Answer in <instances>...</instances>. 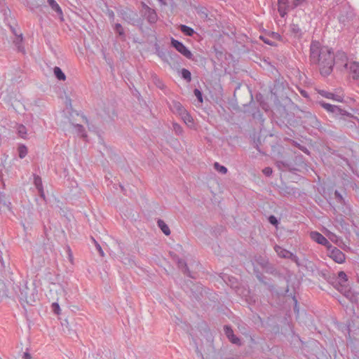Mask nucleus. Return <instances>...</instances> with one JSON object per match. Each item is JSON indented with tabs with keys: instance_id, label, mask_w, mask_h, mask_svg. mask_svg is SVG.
Here are the masks:
<instances>
[{
	"instance_id": "f257e3e1",
	"label": "nucleus",
	"mask_w": 359,
	"mask_h": 359,
	"mask_svg": "<svg viewBox=\"0 0 359 359\" xmlns=\"http://www.w3.org/2000/svg\"><path fill=\"white\" fill-rule=\"evenodd\" d=\"M285 103L282 104L277 99L273 109V119L276 124L288 135L293 133V128L300 126L299 111L292 109V104H294L291 99L286 97Z\"/></svg>"
},
{
	"instance_id": "f03ea898",
	"label": "nucleus",
	"mask_w": 359,
	"mask_h": 359,
	"mask_svg": "<svg viewBox=\"0 0 359 359\" xmlns=\"http://www.w3.org/2000/svg\"><path fill=\"white\" fill-rule=\"evenodd\" d=\"M309 60L311 65H318L320 74L324 77L330 75L333 71L334 52L327 47L322 46L318 41L311 43Z\"/></svg>"
},
{
	"instance_id": "7ed1b4c3",
	"label": "nucleus",
	"mask_w": 359,
	"mask_h": 359,
	"mask_svg": "<svg viewBox=\"0 0 359 359\" xmlns=\"http://www.w3.org/2000/svg\"><path fill=\"white\" fill-rule=\"evenodd\" d=\"M336 285L335 289L343 294L351 302H355L357 299L356 295L352 291L346 273L340 271L336 274Z\"/></svg>"
},
{
	"instance_id": "20e7f679",
	"label": "nucleus",
	"mask_w": 359,
	"mask_h": 359,
	"mask_svg": "<svg viewBox=\"0 0 359 359\" xmlns=\"http://www.w3.org/2000/svg\"><path fill=\"white\" fill-rule=\"evenodd\" d=\"M292 109L299 111L300 126L308 128L309 127L321 130V123L315 114L310 111L301 109L296 104H292Z\"/></svg>"
},
{
	"instance_id": "39448f33",
	"label": "nucleus",
	"mask_w": 359,
	"mask_h": 359,
	"mask_svg": "<svg viewBox=\"0 0 359 359\" xmlns=\"http://www.w3.org/2000/svg\"><path fill=\"white\" fill-rule=\"evenodd\" d=\"M18 291H15V294L21 302H25L29 305H33L36 302L37 294L34 293V288L29 289L25 284L16 286Z\"/></svg>"
},
{
	"instance_id": "423d86ee",
	"label": "nucleus",
	"mask_w": 359,
	"mask_h": 359,
	"mask_svg": "<svg viewBox=\"0 0 359 359\" xmlns=\"http://www.w3.org/2000/svg\"><path fill=\"white\" fill-rule=\"evenodd\" d=\"M334 61L336 69L340 72L348 69L350 65L346 53L342 50H338L336 53H334Z\"/></svg>"
},
{
	"instance_id": "0eeeda50",
	"label": "nucleus",
	"mask_w": 359,
	"mask_h": 359,
	"mask_svg": "<svg viewBox=\"0 0 359 359\" xmlns=\"http://www.w3.org/2000/svg\"><path fill=\"white\" fill-rule=\"evenodd\" d=\"M171 46L177 50L180 53H181L183 56L187 57L189 60H194V55L188 49L187 46H184V44L172 38L170 41Z\"/></svg>"
},
{
	"instance_id": "6e6552de",
	"label": "nucleus",
	"mask_w": 359,
	"mask_h": 359,
	"mask_svg": "<svg viewBox=\"0 0 359 359\" xmlns=\"http://www.w3.org/2000/svg\"><path fill=\"white\" fill-rule=\"evenodd\" d=\"M118 15L128 24L134 25L137 18V13L128 8L120 9L118 11Z\"/></svg>"
},
{
	"instance_id": "1a4fd4ad",
	"label": "nucleus",
	"mask_w": 359,
	"mask_h": 359,
	"mask_svg": "<svg viewBox=\"0 0 359 359\" xmlns=\"http://www.w3.org/2000/svg\"><path fill=\"white\" fill-rule=\"evenodd\" d=\"M189 283L191 285V287L190 288L191 293V297L197 302L201 301L203 297V286L200 283H194L191 280H189Z\"/></svg>"
},
{
	"instance_id": "9d476101",
	"label": "nucleus",
	"mask_w": 359,
	"mask_h": 359,
	"mask_svg": "<svg viewBox=\"0 0 359 359\" xmlns=\"http://www.w3.org/2000/svg\"><path fill=\"white\" fill-rule=\"evenodd\" d=\"M327 256L332 259L335 262L338 264H342L345 262L346 256L345 254L338 249L337 247H334L327 252Z\"/></svg>"
},
{
	"instance_id": "9b49d317",
	"label": "nucleus",
	"mask_w": 359,
	"mask_h": 359,
	"mask_svg": "<svg viewBox=\"0 0 359 359\" xmlns=\"http://www.w3.org/2000/svg\"><path fill=\"white\" fill-rule=\"evenodd\" d=\"M353 17V12L350 8H346L341 11L338 16V20L339 23L345 25L348 22L352 20Z\"/></svg>"
},
{
	"instance_id": "f8f14e48",
	"label": "nucleus",
	"mask_w": 359,
	"mask_h": 359,
	"mask_svg": "<svg viewBox=\"0 0 359 359\" xmlns=\"http://www.w3.org/2000/svg\"><path fill=\"white\" fill-rule=\"evenodd\" d=\"M143 7L145 8L144 16L150 24H155L158 20V15L155 10L143 4Z\"/></svg>"
},
{
	"instance_id": "ddd939ff",
	"label": "nucleus",
	"mask_w": 359,
	"mask_h": 359,
	"mask_svg": "<svg viewBox=\"0 0 359 359\" xmlns=\"http://www.w3.org/2000/svg\"><path fill=\"white\" fill-rule=\"evenodd\" d=\"M224 331L225 334L226 335V337L229 339V340L233 344H236L238 346L241 345V339L236 337L231 326L229 325H224Z\"/></svg>"
},
{
	"instance_id": "4468645a",
	"label": "nucleus",
	"mask_w": 359,
	"mask_h": 359,
	"mask_svg": "<svg viewBox=\"0 0 359 359\" xmlns=\"http://www.w3.org/2000/svg\"><path fill=\"white\" fill-rule=\"evenodd\" d=\"M249 95H250V101L249 104H243V106L245 107H248V109H245V111L251 113L253 118H259V116H262V114H261L259 110L257 109L256 107L252 108V105L255 106V102L253 101V97H252L251 92H249Z\"/></svg>"
},
{
	"instance_id": "2eb2a0df",
	"label": "nucleus",
	"mask_w": 359,
	"mask_h": 359,
	"mask_svg": "<svg viewBox=\"0 0 359 359\" xmlns=\"http://www.w3.org/2000/svg\"><path fill=\"white\" fill-rule=\"evenodd\" d=\"M351 75L353 80H359V62L356 61L350 62V65L346 69Z\"/></svg>"
},
{
	"instance_id": "dca6fc26",
	"label": "nucleus",
	"mask_w": 359,
	"mask_h": 359,
	"mask_svg": "<svg viewBox=\"0 0 359 359\" xmlns=\"http://www.w3.org/2000/svg\"><path fill=\"white\" fill-rule=\"evenodd\" d=\"M335 109H332V111L330 112L336 118H338L339 119H344L346 120V118H351L353 116L351 113L346 111V110L340 108L339 107L334 105Z\"/></svg>"
},
{
	"instance_id": "f3484780",
	"label": "nucleus",
	"mask_w": 359,
	"mask_h": 359,
	"mask_svg": "<svg viewBox=\"0 0 359 359\" xmlns=\"http://www.w3.org/2000/svg\"><path fill=\"white\" fill-rule=\"evenodd\" d=\"M176 263L179 269H180L184 275L193 279L196 278L195 275L189 270L187 262L184 259L180 258Z\"/></svg>"
},
{
	"instance_id": "a211bd4d",
	"label": "nucleus",
	"mask_w": 359,
	"mask_h": 359,
	"mask_svg": "<svg viewBox=\"0 0 359 359\" xmlns=\"http://www.w3.org/2000/svg\"><path fill=\"white\" fill-rule=\"evenodd\" d=\"M276 164L278 168L281 171L289 170L290 172H294L297 170V168L293 167L292 163L287 161H278Z\"/></svg>"
},
{
	"instance_id": "6ab92c4d",
	"label": "nucleus",
	"mask_w": 359,
	"mask_h": 359,
	"mask_svg": "<svg viewBox=\"0 0 359 359\" xmlns=\"http://www.w3.org/2000/svg\"><path fill=\"white\" fill-rule=\"evenodd\" d=\"M310 236L313 241L318 244L327 243V238L320 233L318 231H311Z\"/></svg>"
},
{
	"instance_id": "aec40b11",
	"label": "nucleus",
	"mask_w": 359,
	"mask_h": 359,
	"mask_svg": "<svg viewBox=\"0 0 359 359\" xmlns=\"http://www.w3.org/2000/svg\"><path fill=\"white\" fill-rule=\"evenodd\" d=\"M23 41V36L22 33L19 34H16L15 39L13 40V43L17 47L18 52H21L23 54L25 53V47L22 46Z\"/></svg>"
},
{
	"instance_id": "412c9836",
	"label": "nucleus",
	"mask_w": 359,
	"mask_h": 359,
	"mask_svg": "<svg viewBox=\"0 0 359 359\" xmlns=\"http://www.w3.org/2000/svg\"><path fill=\"white\" fill-rule=\"evenodd\" d=\"M258 264L262 266L263 269L266 270V272L273 274L275 269L273 266L265 259L260 258L259 260L257 261Z\"/></svg>"
},
{
	"instance_id": "4be33fe9",
	"label": "nucleus",
	"mask_w": 359,
	"mask_h": 359,
	"mask_svg": "<svg viewBox=\"0 0 359 359\" xmlns=\"http://www.w3.org/2000/svg\"><path fill=\"white\" fill-rule=\"evenodd\" d=\"M120 257L123 264L128 266H133L135 265V257L133 255H126L125 253H123V256Z\"/></svg>"
},
{
	"instance_id": "5701e85b",
	"label": "nucleus",
	"mask_w": 359,
	"mask_h": 359,
	"mask_svg": "<svg viewBox=\"0 0 359 359\" xmlns=\"http://www.w3.org/2000/svg\"><path fill=\"white\" fill-rule=\"evenodd\" d=\"M290 32L294 35V37L301 38L303 35V32L297 24H290Z\"/></svg>"
},
{
	"instance_id": "b1692460",
	"label": "nucleus",
	"mask_w": 359,
	"mask_h": 359,
	"mask_svg": "<svg viewBox=\"0 0 359 359\" xmlns=\"http://www.w3.org/2000/svg\"><path fill=\"white\" fill-rule=\"evenodd\" d=\"M280 193L284 196H288L295 195L297 193V191L295 188L285 185V186L280 187Z\"/></svg>"
},
{
	"instance_id": "393cba45",
	"label": "nucleus",
	"mask_w": 359,
	"mask_h": 359,
	"mask_svg": "<svg viewBox=\"0 0 359 359\" xmlns=\"http://www.w3.org/2000/svg\"><path fill=\"white\" fill-rule=\"evenodd\" d=\"M47 2L53 11H55L59 16L62 17L63 15L62 8L55 0H47Z\"/></svg>"
},
{
	"instance_id": "a878e982",
	"label": "nucleus",
	"mask_w": 359,
	"mask_h": 359,
	"mask_svg": "<svg viewBox=\"0 0 359 359\" xmlns=\"http://www.w3.org/2000/svg\"><path fill=\"white\" fill-rule=\"evenodd\" d=\"M157 225L165 235L169 236L170 234V230L163 220L158 219Z\"/></svg>"
},
{
	"instance_id": "bb28decb",
	"label": "nucleus",
	"mask_w": 359,
	"mask_h": 359,
	"mask_svg": "<svg viewBox=\"0 0 359 359\" xmlns=\"http://www.w3.org/2000/svg\"><path fill=\"white\" fill-rule=\"evenodd\" d=\"M320 93L324 97H326L328 99H332L334 100L339 101V102H341L342 100V97L340 95L334 94L332 93L322 90Z\"/></svg>"
},
{
	"instance_id": "cd10ccee",
	"label": "nucleus",
	"mask_w": 359,
	"mask_h": 359,
	"mask_svg": "<svg viewBox=\"0 0 359 359\" xmlns=\"http://www.w3.org/2000/svg\"><path fill=\"white\" fill-rule=\"evenodd\" d=\"M180 30L187 36H192L195 34V31L193 28L185 25H180Z\"/></svg>"
},
{
	"instance_id": "c85d7f7f",
	"label": "nucleus",
	"mask_w": 359,
	"mask_h": 359,
	"mask_svg": "<svg viewBox=\"0 0 359 359\" xmlns=\"http://www.w3.org/2000/svg\"><path fill=\"white\" fill-rule=\"evenodd\" d=\"M274 250L276 251V252L280 257L285 258V259L287 257V256L288 255V254L290 252L289 250H285L278 245H276L274 246Z\"/></svg>"
},
{
	"instance_id": "c756f323",
	"label": "nucleus",
	"mask_w": 359,
	"mask_h": 359,
	"mask_svg": "<svg viewBox=\"0 0 359 359\" xmlns=\"http://www.w3.org/2000/svg\"><path fill=\"white\" fill-rule=\"evenodd\" d=\"M53 72L55 76L59 80V81H65L66 79V76L65 73L62 72L61 68L59 67H55L53 69Z\"/></svg>"
},
{
	"instance_id": "7c9ffc66",
	"label": "nucleus",
	"mask_w": 359,
	"mask_h": 359,
	"mask_svg": "<svg viewBox=\"0 0 359 359\" xmlns=\"http://www.w3.org/2000/svg\"><path fill=\"white\" fill-rule=\"evenodd\" d=\"M8 290L5 283L0 280V298L8 297Z\"/></svg>"
},
{
	"instance_id": "2f4dec72",
	"label": "nucleus",
	"mask_w": 359,
	"mask_h": 359,
	"mask_svg": "<svg viewBox=\"0 0 359 359\" xmlns=\"http://www.w3.org/2000/svg\"><path fill=\"white\" fill-rule=\"evenodd\" d=\"M278 12L281 17H284V14L282 13V5L285 6V8H290L289 0H278Z\"/></svg>"
},
{
	"instance_id": "473e14b6",
	"label": "nucleus",
	"mask_w": 359,
	"mask_h": 359,
	"mask_svg": "<svg viewBox=\"0 0 359 359\" xmlns=\"http://www.w3.org/2000/svg\"><path fill=\"white\" fill-rule=\"evenodd\" d=\"M17 133L20 137L23 139L27 137V128L23 125L20 124L18 126Z\"/></svg>"
},
{
	"instance_id": "72a5a7b5",
	"label": "nucleus",
	"mask_w": 359,
	"mask_h": 359,
	"mask_svg": "<svg viewBox=\"0 0 359 359\" xmlns=\"http://www.w3.org/2000/svg\"><path fill=\"white\" fill-rule=\"evenodd\" d=\"M287 296L291 297V299L293 302V304H294V306H293L294 312L296 314V316H298L299 314V304H298V300H297L296 296L294 294L292 295V294H288Z\"/></svg>"
},
{
	"instance_id": "f704fd0d",
	"label": "nucleus",
	"mask_w": 359,
	"mask_h": 359,
	"mask_svg": "<svg viewBox=\"0 0 359 359\" xmlns=\"http://www.w3.org/2000/svg\"><path fill=\"white\" fill-rule=\"evenodd\" d=\"M181 76L188 83H189L191 81V74L190 71L187 69H182Z\"/></svg>"
},
{
	"instance_id": "c9c22d12",
	"label": "nucleus",
	"mask_w": 359,
	"mask_h": 359,
	"mask_svg": "<svg viewBox=\"0 0 359 359\" xmlns=\"http://www.w3.org/2000/svg\"><path fill=\"white\" fill-rule=\"evenodd\" d=\"M18 156L20 158H24L27 154V148L24 144H20L18 148Z\"/></svg>"
},
{
	"instance_id": "e433bc0d",
	"label": "nucleus",
	"mask_w": 359,
	"mask_h": 359,
	"mask_svg": "<svg viewBox=\"0 0 359 359\" xmlns=\"http://www.w3.org/2000/svg\"><path fill=\"white\" fill-rule=\"evenodd\" d=\"M114 31L121 37H125L126 34L122 25L120 23H116L114 25Z\"/></svg>"
},
{
	"instance_id": "4c0bfd02",
	"label": "nucleus",
	"mask_w": 359,
	"mask_h": 359,
	"mask_svg": "<svg viewBox=\"0 0 359 359\" xmlns=\"http://www.w3.org/2000/svg\"><path fill=\"white\" fill-rule=\"evenodd\" d=\"M270 37L268 36H260L259 39L266 44H268L271 46H277V43L269 39Z\"/></svg>"
},
{
	"instance_id": "58836bf2",
	"label": "nucleus",
	"mask_w": 359,
	"mask_h": 359,
	"mask_svg": "<svg viewBox=\"0 0 359 359\" xmlns=\"http://www.w3.org/2000/svg\"><path fill=\"white\" fill-rule=\"evenodd\" d=\"M320 105L325 109L327 111L331 112L332 109H335L334 105L327 103L324 101L319 102Z\"/></svg>"
},
{
	"instance_id": "ea45409f",
	"label": "nucleus",
	"mask_w": 359,
	"mask_h": 359,
	"mask_svg": "<svg viewBox=\"0 0 359 359\" xmlns=\"http://www.w3.org/2000/svg\"><path fill=\"white\" fill-rule=\"evenodd\" d=\"M214 168L217 171L222 174H226L228 171L227 168L225 166L220 165L217 162H215L214 163Z\"/></svg>"
},
{
	"instance_id": "a19ab883",
	"label": "nucleus",
	"mask_w": 359,
	"mask_h": 359,
	"mask_svg": "<svg viewBox=\"0 0 359 359\" xmlns=\"http://www.w3.org/2000/svg\"><path fill=\"white\" fill-rule=\"evenodd\" d=\"M336 273L331 272V273L327 277V282L332 285L335 288L336 285Z\"/></svg>"
},
{
	"instance_id": "79ce46f5",
	"label": "nucleus",
	"mask_w": 359,
	"mask_h": 359,
	"mask_svg": "<svg viewBox=\"0 0 359 359\" xmlns=\"http://www.w3.org/2000/svg\"><path fill=\"white\" fill-rule=\"evenodd\" d=\"M34 183L36 189H39L43 187L41 178L38 175H34Z\"/></svg>"
},
{
	"instance_id": "37998d69",
	"label": "nucleus",
	"mask_w": 359,
	"mask_h": 359,
	"mask_svg": "<svg viewBox=\"0 0 359 359\" xmlns=\"http://www.w3.org/2000/svg\"><path fill=\"white\" fill-rule=\"evenodd\" d=\"M285 259H290L292 262L296 263V264L297 266H300L299 258L297 257V256L296 255H294V253L291 252L290 251L288 255L287 256V257Z\"/></svg>"
},
{
	"instance_id": "c03bdc74",
	"label": "nucleus",
	"mask_w": 359,
	"mask_h": 359,
	"mask_svg": "<svg viewBox=\"0 0 359 359\" xmlns=\"http://www.w3.org/2000/svg\"><path fill=\"white\" fill-rule=\"evenodd\" d=\"M174 107L176 111L181 115H183L186 112L185 109L180 102H175Z\"/></svg>"
},
{
	"instance_id": "a18cd8bd",
	"label": "nucleus",
	"mask_w": 359,
	"mask_h": 359,
	"mask_svg": "<svg viewBox=\"0 0 359 359\" xmlns=\"http://www.w3.org/2000/svg\"><path fill=\"white\" fill-rule=\"evenodd\" d=\"M283 90L284 87L282 83H278L275 84L273 88L272 89V93L276 96V98H278V90L280 89Z\"/></svg>"
},
{
	"instance_id": "49530a36",
	"label": "nucleus",
	"mask_w": 359,
	"mask_h": 359,
	"mask_svg": "<svg viewBox=\"0 0 359 359\" xmlns=\"http://www.w3.org/2000/svg\"><path fill=\"white\" fill-rule=\"evenodd\" d=\"M173 130L175 131V134L177 135H180L183 133V129L180 125L178 123H174L172 124Z\"/></svg>"
},
{
	"instance_id": "de8ad7c7",
	"label": "nucleus",
	"mask_w": 359,
	"mask_h": 359,
	"mask_svg": "<svg viewBox=\"0 0 359 359\" xmlns=\"http://www.w3.org/2000/svg\"><path fill=\"white\" fill-rule=\"evenodd\" d=\"M269 36L273 40H277V41L283 40L282 36L278 32H271L269 34Z\"/></svg>"
},
{
	"instance_id": "09e8293b",
	"label": "nucleus",
	"mask_w": 359,
	"mask_h": 359,
	"mask_svg": "<svg viewBox=\"0 0 359 359\" xmlns=\"http://www.w3.org/2000/svg\"><path fill=\"white\" fill-rule=\"evenodd\" d=\"M194 94L196 97V98L199 102L202 103L203 102V93L199 89L195 88L194 90Z\"/></svg>"
},
{
	"instance_id": "8fccbe9b",
	"label": "nucleus",
	"mask_w": 359,
	"mask_h": 359,
	"mask_svg": "<svg viewBox=\"0 0 359 359\" xmlns=\"http://www.w3.org/2000/svg\"><path fill=\"white\" fill-rule=\"evenodd\" d=\"M334 198L339 203H345L344 198H343L342 195L339 193V191L337 190L334 191Z\"/></svg>"
},
{
	"instance_id": "3c124183",
	"label": "nucleus",
	"mask_w": 359,
	"mask_h": 359,
	"mask_svg": "<svg viewBox=\"0 0 359 359\" xmlns=\"http://www.w3.org/2000/svg\"><path fill=\"white\" fill-rule=\"evenodd\" d=\"M255 273L256 277L259 280V281L266 285L267 283L264 281L265 277L262 274V273H261L260 271H257L255 269Z\"/></svg>"
},
{
	"instance_id": "603ef678",
	"label": "nucleus",
	"mask_w": 359,
	"mask_h": 359,
	"mask_svg": "<svg viewBox=\"0 0 359 359\" xmlns=\"http://www.w3.org/2000/svg\"><path fill=\"white\" fill-rule=\"evenodd\" d=\"M51 309L55 314L59 315L60 313V307L57 302H53L51 304Z\"/></svg>"
},
{
	"instance_id": "864d4df0",
	"label": "nucleus",
	"mask_w": 359,
	"mask_h": 359,
	"mask_svg": "<svg viewBox=\"0 0 359 359\" xmlns=\"http://www.w3.org/2000/svg\"><path fill=\"white\" fill-rule=\"evenodd\" d=\"M75 128H76L78 133L82 136V137H86V131L84 127L81 124H76Z\"/></svg>"
},
{
	"instance_id": "5fc2aeb1",
	"label": "nucleus",
	"mask_w": 359,
	"mask_h": 359,
	"mask_svg": "<svg viewBox=\"0 0 359 359\" xmlns=\"http://www.w3.org/2000/svg\"><path fill=\"white\" fill-rule=\"evenodd\" d=\"M268 221L269 222L273 225V226H277L278 224V219H277V217L274 215H270L269 217H268Z\"/></svg>"
},
{
	"instance_id": "6e6d98bb",
	"label": "nucleus",
	"mask_w": 359,
	"mask_h": 359,
	"mask_svg": "<svg viewBox=\"0 0 359 359\" xmlns=\"http://www.w3.org/2000/svg\"><path fill=\"white\" fill-rule=\"evenodd\" d=\"M306 0H292L290 8L294 9L297 6H300Z\"/></svg>"
},
{
	"instance_id": "4d7b16f0",
	"label": "nucleus",
	"mask_w": 359,
	"mask_h": 359,
	"mask_svg": "<svg viewBox=\"0 0 359 359\" xmlns=\"http://www.w3.org/2000/svg\"><path fill=\"white\" fill-rule=\"evenodd\" d=\"M331 273L328 270H323L319 272V276L327 280V277Z\"/></svg>"
},
{
	"instance_id": "13d9d810",
	"label": "nucleus",
	"mask_w": 359,
	"mask_h": 359,
	"mask_svg": "<svg viewBox=\"0 0 359 359\" xmlns=\"http://www.w3.org/2000/svg\"><path fill=\"white\" fill-rule=\"evenodd\" d=\"M262 172L265 176L269 177L271 175L273 172L272 168L270 167H266L265 168L263 169Z\"/></svg>"
},
{
	"instance_id": "bf43d9fd",
	"label": "nucleus",
	"mask_w": 359,
	"mask_h": 359,
	"mask_svg": "<svg viewBox=\"0 0 359 359\" xmlns=\"http://www.w3.org/2000/svg\"><path fill=\"white\" fill-rule=\"evenodd\" d=\"M198 13L200 15L201 18H203L204 20H206L208 17V12L205 9H201V11H198Z\"/></svg>"
},
{
	"instance_id": "052dcab7",
	"label": "nucleus",
	"mask_w": 359,
	"mask_h": 359,
	"mask_svg": "<svg viewBox=\"0 0 359 359\" xmlns=\"http://www.w3.org/2000/svg\"><path fill=\"white\" fill-rule=\"evenodd\" d=\"M0 270H4L6 268V262L3 258V254L0 251Z\"/></svg>"
},
{
	"instance_id": "680f3d73",
	"label": "nucleus",
	"mask_w": 359,
	"mask_h": 359,
	"mask_svg": "<svg viewBox=\"0 0 359 359\" xmlns=\"http://www.w3.org/2000/svg\"><path fill=\"white\" fill-rule=\"evenodd\" d=\"M94 241H95V243L96 249L97 250L99 254L100 255L101 257H104V251L102 249V247L95 240H94Z\"/></svg>"
},
{
	"instance_id": "e2e57ef3",
	"label": "nucleus",
	"mask_w": 359,
	"mask_h": 359,
	"mask_svg": "<svg viewBox=\"0 0 359 359\" xmlns=\"http://www.w3.org/2000/svg\"><path fill=\"white\" fill-rule=\"evenodd\" d=\"M107 15L109 17L110 21L114 22V18H115V15H114V11L111 10H108L107 12Z\"/></svg>"
},
{
	"instance_id": "0e129e2a",
	"label": "nucleus",
	"mask_w": 359,
	"mask_h": 359,
	"mask_svg": "<svg viewBox=\"0 0 359 359\" xmlns=\"http://www.w3.org/2000/svg\"><path fill=\"white\" fill-rule=\"evenodd\" d=\"M322 245H324L327 249V253L330 252V250H332L334 246H333L330 241L327 239V243L321 244Z\"/></svg>"
},
{
	"instance_id": "69168bd1",
	"label": "nucleus",
	"mask_w": 359,
	"mask_h": 359,
	"mask_svg": "<svg viewBox=\"0 0 359 359\" xmlns=\"http://www.w3.org/2000/svg\"><path fill=\"white\" fill-rule=\"evenodd\" d=\"M170 256L172 258V259L175 262H177L180 259L179 256L173 252H170Z\"/></svg>"
},
{
	"instance_id": "338daca9",
	"label": "nucleus",
	"mask_w": 359,
	"mask_h": 359,
	"mask_svg": "<svg viewBox=\"0 0 359 359\" xmlns=\"http://www.w3.org/2000/svg\"><path fill=\"white\" fill-rule=\"evenodd\" d=\"M183 118L184 120V121H189V122H191L193 121L192 118L191 117V116L186 111L184 114H183Z\"/></svg>"
},
{
	"instance_id": "774afa93",
	"label": "nucleus",
	"mask_w": 359,
	"mask_h": 359,
	"mask_svg": "<svg viewBox=\"0 0 359 359\" xmlns=\"http://www.w3.org/2000/svg\"><path fill=\"white\" fill-rule=\"evenodd\" d=\"M298 147L300 150H302L304 153L309 155L310 154V151L309 150L305 147V146H302V145H300L299 144H298Z\"/></svg>"
}]
</instances>
